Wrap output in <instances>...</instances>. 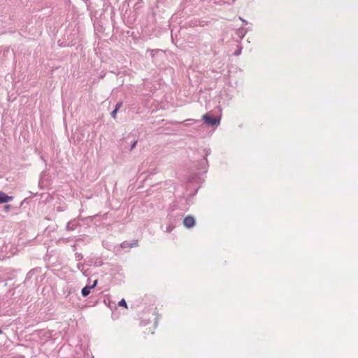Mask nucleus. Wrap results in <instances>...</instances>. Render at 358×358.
I'll use <instances>...</instances> for the list:
<instances>
[{"label": "nucleus", "mask_w": 358, "mask_h": 358, "mask_svg": "<svg viewBox=\"0 0 358 358\" xmlns=\"http://www.w3.org/2000/svg\"><path fill=\"white\" fill-rule=\"evenodd\" d=\"M138 141V132L133 131L122 138V147L131 151L136 145Z\"/></svg>", "instance_id": "obj_1"}, {"label": "nucleus", "mask_w": 358, "mask_h": 358, "mask_svg": "<svg viewBox=\"0 0 358 358\" xmlns=\"http://www.w3.org/2000/svg\"><path fill=\"white\" fill-rule=\"evenodd\" d=\"M201 154L203 155V157L201 159L197 162H194L193 163L194 167L195 170L198 171H201L203 173H206L208 171V162L207 159V157L210 154V148H203L201 150Z\"/></svg>", "instance_id": "obj_2"}, {"label": "nucleus", "mask_w": 358, "mask_h": 358, "mask_svg": "<svg viewBox=\"0 0 358 358\" xmlns=\"http://www.w3.org/2000/svg\"><path fill=\"white\" fill-rule=\"evenodd\" d=\"M203 122L210 127H217L220 124L221 114L219 115H213L211 113H206L202 116Z\"/></svg>", "instance_id": "obj_3"}, {"label": "nucleus", "mask_w": 358, "mask_h": 358, "mask_svg": "<svg viewBox=\"0 0 358 358\" xmlns=\"http://www.w3.org/2000/svg\"><path fill=\"white\" fill-rule=\"evenodd\" d=\"M138 17V12L136 10H130L128 15H124V21L127 26L131 28L134 24L136 22Z\"/></svg>", "instance_id": "obj_4"}, {"label": "nucleus", "mask_w": 358, "mask_h": 358, "mask_svg": "<svg viewBox=\"0 0 358 358\" xmlns=\"http://www.w3.org/2000/svg\"><path fill=\"white\" fill-rule=\"evenodd\" d=\"M182 223L184 227L187 229H192L195 226L196 220L194 216L187 215L184 218Z\"/></svg>", "instance_id": "obj_5"}, {"label": "nucleus", "mask_w": 358, "mask_h": 358, "mask_svg": "<svg viewBox=\"0 0 358 358\" xmlns=\"http://www.w3.org/2000/svg\"><path fill=\"white\" fill-rule=\"evenodd\" d=\"M182 218V215L180 213H169L167 217V222H173L175 226L180 223Z\"/></svg>", "instance_id": "obj_6"}, {"label": "nucleus", "mask_w": 358, "mask_h": 358, "mask_svg": "<svg viewBox=\"0 0 358 358\" xmlns=\"http://www.w3.org/2000/svg\"><path fill=\"white\" fill-rule=\"evenodd\" d=\"M138 245V240H133L130 242L125 241H123L120 245L121 248H131L137 247Z\"/></svg>", "instance_id": "obj_7"}, {"label": "nucleus", "mask_w": 358, "mask_h": 358, "mask_svg": "<svg viewBox=\"0 0 358 358\" xmlns=\"http://www.w3.org/2000/svg\"><path fill=\"white\" fill-rule=\"evenodd\" d=\"M78 226H80L77 219L72 220L69 221L66 227V229L67 231H73L75 230Z\"/></svg>", "instance_id": "obj_8"}, {"label": "nucleus", "mask_w": 358, "mask_h": 358, "mask_svg": "<svg viewBox=\"0 0 358 358\" xmlns=\"http://www.w3.org/2000/svg\"><path fill=\"white\" fill-rule=\"evenodd\" d=\"M13 196H8L3 191L0 190V203H6L9 201H13Z\"/></svg>", "instance_id": "obj_9"}, {"label": "nucleus", "mask_w": 358, "mask_h": 358, "mask_svg": "<svg viewBox=\"0 0 358 358\" xmlns=\"http://www.w3.org/2000/svg\"><path fill=\"white\" fill-rule=\"evenodd\" d=\"M40 271H41V268H38V267L31 269L27 273L24 281L25 282H29V280H31V278H33L34 275H35L36 273H38Z\"/></svg>", "instance_id": "obj_10"}, {"label": "nucleus", "mask_w": 358, "mask_h": 358, "mask_svg": "<svg viewBox=\"0 0 358 358\" xmlns=\"http://www.w3.org/2000/svg\"><path fill=\"white\" fill-rule=\"evenodd\" d=\"M151 313H152V316L153 317V320H154V327H153V329H156V327H157L158 325V323H159V321L160 320V315H158L156 311H155V309H152L151 310ZM151 334H154V330H152L151 331Z\"/></svg>", "instance_id": "obj_11"}, {"label": "nucleus", "mask_w": 358, "mask_h": 358, "mask_svg": "<svg viewBox=\"0 0 358 358\" xmlns=\"http://www.w3.org/2000/svg\"><path fill=\"white\" fill-rule=\"evenodd\" d=\"M94 31L96 33H102V32H103L104 29H103L102 24H101L100 21L95 22L94 23Z\"/></svg>", "instance_id": "obj_12"}, {"label": "nucleus", "mask_w": 358, "mask_h": 358, "mask_svg": "<svg viewBox=\"0 0 358 358\" xmlns=\"http://www.w3.org/2000/svg\"><path fill=\"white\" fill-rule=\"evenodd\" d=\"M91 289H92V287H90V285L85 286L81 289V294H82V296L83 297L87 296L90 294Z\"/></svg>", "instance_id": "obj_13"}, {"label": "nucleus", "mask_w": 358, "mask_h": 358, "mask_svg": "<svg viewBox=\"0 0 358 358\" xmlns=\"http://www.w3.org/2000/svg\"><path fill=\"white\" fill-rule=\"evenodd\" d=\"M201 180V178L199 176V174L197 173H195L190 176L189 178V182H198Z\"/></svg>", "instance_id": "obj_14"}, {"label": "nucleus", "mask_w": 358, "mask_h": 358, "mask_svg": "<svg viewBox=\"0 0 358 358\" xmlns=\"http://www.w3.org/2000/svg\"><path fill=\"white\" fill-rule=\"evenodd\" d=\"M176 226L173 222H168V224L166 227L165 232L171 233Z\"/></svg>", "instance_id": "obj_15"}, {"label": "nucleus", "mask_w": 358, "mask_h": 358, "mask_svg": "<svg viewBox=\"0 0 358 358\" xmlns=\"http://www.w3.org/2000/svg\"><path fill=\"white\" fill-rule=\"evenodd\" d=\"M150 323V318L148 317H141V323L140 324L142 325V326H146L148 325V324Z\"/></svg>", "instance_id": "obj_16"}, {"label": "nucleus", "mask_w": 358, "mask_h": 358, "mask_svg": "<svg viewBox=\"0 0 358 358\" xmlns=\"http://www.w3.org/2000/svg\"><path fill=\"white\" fill-rule=\"evenodd\" d=\"M118 305L122 307L127 308V303L124 299H122L119 301Z\"/></svg>", "instance_id": "obj_17"}, {"label": "nucleus", "mask_w": 358, "mask_h": 358, "mask_svg": "<svg viewBox=\"0 0 358 358\" xmlns=\"http://www.w3.org/2000/svg\"><path fill=\"white\" fill-rule=\"evenodd\" d=\"M57 43L59 46L61 47H66V46H69L70 45V43H66V42H64V41H62L61 40H59L57 41Z\"/></svg>", "instance_id": "obj_18"}, {"label": "nucleus", "mask_w": 358, "mask_h": 358, "mask_svg": "<svg viewBox=\"0 0 358 358\" xmlns=\"http://www.w3.org/2000/svg\"><path fill=\"white\" fill-rule=\"evenodd\" d=\"M147 51L150 52V55L152 57H154L155 55V52H158L161 51V50L148 49Z\"/></svg>", "instance_id": "obj_19"}, {"label": "nucleus", "mask_w": 358, "mask_h": 358, "mask_svg": "<svg viewBox=\"0 0 358 358\" xmlns=\"http://www.w3.org/2000/svg\"><path fill=\"white\" fill-rule=\"evenodd\" d=\"M83 258V255L80 252H76L75 259L76 261H80Z\"/></svg>", "instance_id": "obj_20"}, {"label": "nucleus", "mask_w": 358, "mask_h": 358, "mask_svg": "<svg viewBox=\"0 0 358 358\" xmlns=\"http://www.w3.org/2000/svg\"><path fill=\"white\" fill-rule=\"evenodd\" d=\"M245 34H246V31L244 29H239L238 34H239V36H241V38H243L244 36L245 35Z\"/></svg>", "instance_id": "obj_21"}, {"label": "nucleus", "mask_w": 358, "mask_h": 358, "mask_svg": "<svg viewBox=\"0 0 358 358\" xmlns=\"http://www.w3.org/2000/svg\"><path fill=\"white\" fill-rule=\"evenodd\" d=\"M122 106V102L118 101L115 106V109H116L117 111L120 109V108Z\"/></svg>", "instance_id": "obj_22"}, {"label": "nucleus", "mask_w": 358, "mask_h": 358, "mask_svg": "<svg viewBox=\"0 0 358 358\" xmlns=\"http://www.w3.org/2000/svg\"><path fill=\"white\" fill-rule=\"evenodd\" d=\"M134 9L133 10H136L138 12V10L141 8V3L140 2H137L135 3L134 5Z\"/></svg>", "instance_id": "obj_23"}, {"label": "nucleus", "mask_w": 358, "mask_h": 358, "mask_svg": "<svg viewBox=\"0 0 358 358\" xmlns=\"http://www.w3.org/2000/svg\"><path fill=\"white\" fill-rule=\"evenodd\" d=\"M117 110L116 109H113L111 113H110V115L113 118L115 119L116 118V115L117 113Z\"/></svg>", "instance_id": "obj_24"}, {"label": "nucleus", "mask_w": 358, "mask_h": 358, "mask_svg": "<svg viewBox=\"0 0 358 358\" xmlns=\"http://www.w3.org/2000/svg\"><path fill=\"white\" fill-rule=\"evenodd\" d=\"M76 267L79 271H83V268H84V264L83 263H78Z\"/></svg>", "instance_id": "obj_25"}, {"label": "nucleus", "mask_w": 358, "mask_h": 358, "mask_svg": "<svg viewBox=\"0 0 358 358\" xmlns=\"http://www.w3.org/2000/svg\"><path fill=\"white\" fill-rule=\"evenodd\" d=\"M97 284H98V280L96 279V280H95L93 282V283H92L91 285H90V287H92V289H93V288H94V287L97 285Z\"/></svg>", "instance_id": "obj_26"}, {"label": "nucleus", "mask_w": 358, "mask_h": 358, "mask_svg": "<svg viewBox=\"0 0 358 358\" xmlns=\"http://www.w3.org/2000/svg\"><path fill=\"white\" fill-rule=\"evenodd\" d=\"M59 241H63L64 243H67L71 241V238H61Z\"/></svg>", "instance_id": "obj_27"}, {"label": "nucleus", "mask_w": 358, "mask_h": 358, "mask_svg": "<svg viewBox=\"0 0 358 358\" xmlns=\"http://www.w3.org/2000/svg\"><path fill=\"white\" fill-rule=\"evenodd\" d=\"M187 3V1H185L182 3L181 6L182 7V10H185L186 9V4Z\"/></svg>", "instance_id": "obj_28"}, {"label": "nucleus", "mask_w": 358, "mask_h": 358, "mask_svg": "<svg viewBox=\"0 0 358 358\" xmlns=\"http://www.w3.org/2000/svg\"><path fill=\"white\" fill-rule=\"evenodd\" d=\"M11 208V206L9 204H6L4 206V209L6 211H8Z\"/></svg>", "instance_id": "obj_29"}, {"label": "nucleus", "mask_w": 358, "mask_h": 358, "mask_svg": "<svg viewBox=\"0 0 358 358\" xmlns=\"http://www.w3.org/2000/svg\"><path fill=\"white\" fill-rule=\"evenodd\" d=\"M82 272H83V275H85L86 277L88 276L89 273H88V271L87 270H83Z\"/></svg>", "instance_id": "obj_30"}, {"label": "nucleus", "mask_w": 358, "mask_h": 358, "mask_svg": "<svg viewBox=\"0 0 358 358\" xmlns=\"http://www.w3.org/2000/svg\"><path fill=\"white\" fill-rule=\"evenodd\" d=\"M78 220H85V218H81L80 217H78ZM86 219H88V217H86ZM89 219H90V220H92V217H89Z\"/></svg>", "instance_id": "obj_31"}, {"label": "nucleus", "mask_w": 358, "mask_h": 358, "mask_svg": "<svg viewBox=\"0 0 358 358\" xmlns=\"http://www.w3.org/2000/svg\"><path fill=\"white\" fill-rule=\"evenodd\" d=\"M71 247H72V249H73V251L76 250V243L73 244Z\"/></svg>", "instance_id": "obj_32"}, {"label": "nucleus", "mask_w": 358, "mask_h": 358, "mask_svg": "<svg viewBox=\"0 0 358 358\" xmlns=\"http://www.w3.org/2000/svg\"><path fill=\"white\" fill-rule=\"evenodd\" d=\"M241 50H239L236 51L234 54H235V55H239L241 54Z\"/></svg>", "instance_id": "obj_33"}, {"label": "nucleus", "mask_w": 358, "mask_h": 358, "mask_svg": "<svg viewBox=\"0 0 358 358\" xmlns=\"http://www.w3.org/2000/svg\"><path fill=\"white\" fill-rule=\"evenodd\" d=\"M9 52V48H6L3 54L8 53Z\"/></svg>", "instance_id": "obj_34"}, {"label": "nucleus", "mask_w": 358, "mask_h": 358, "mask_svg": "<svg viewBox=\"0 0 358 358\" xmlns=\"http://www.w3.org/2000/svg\"><path fill=\"white\" fill-rule=\"evenodd\" d=\"M185 122H196V120L194 119H188V120H186Z\"/></svg>", "instance_id": "obj_35"}, {"label": "nucleus", "mask_w": 358, "mask_h": 358, "mask_svg": "<svg viewBox=\"0 0 358 358\" xmlns=\"http://www.w3.org/2000/svg\"><path fill=\"white\" fill-rule=\"evenodd\" d=\"M29 193L31 194V196H30L31 197H34V196H35L37 194V193H34V194L31 192H30Z\"/></svg>", "instance_id": "obj_36"}, {"label": "nucleus", "mask_w": 358, "mask_h": 358, "mask_svg": "<svg viewBox=\"0 0 358 358\" xmlns=\"http://www.w3.org/2000/svg\"><path fill=\"white\" fill-rule=\"evenodd\" d=\"M182 200H185V202H187V199H186L184 196H183L182 197H181V198H180V201H182Z\"/></svg>", "instance_id": "obj_37"}, {"label": "nucleus", "mask_w": 358, "mask_h": 358, "mask_svg": "<svg viewBox=\"0 0 358 358\" xmlns=\"http://www.w3.org/2000/svg\"><path fill=\"white\" fill-rule=\"evenodd\" d=\"M240 19H241V21H243V23H245V24H248V22H247L246 20H245L244 19H243V18H241V17H240Z\"/></svg>", "instance_id": "obj_38"}, {"label": "nucleus", "mask_w": 358, "mask_h": 358, "mask_svg": "<svg viewBox=\"0 0 358 358\" xmlns=\"http://www.w3.org/2000/svg\"><path fill=\"white\" fill-rule=\"evenodd\" d=\"M22 358H24V357H22Z\"/></svg>", "instance_id": "obj_39"}, {"label": "nucleus", "mask_w": 358, "mask_h": 358, "mask_svg": "<svg viewBox=\"0 0 358 358\" xmlns=\"http://www.w3.org/2000/svg\"><path fill=\"white\" fill-rule=\"evenodd\" d=\"M92 358H94V357H92Z\"/></svg>", "instance_id": "obj_40"}]
</instances>
